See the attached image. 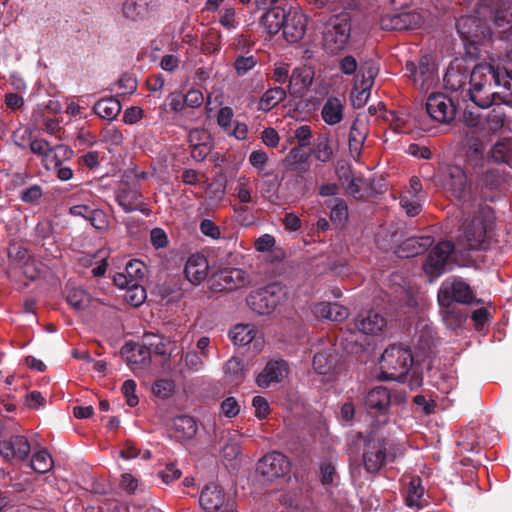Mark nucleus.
I'll list each match as a JSON object with an SVG mask.
<instances>
[{
  "label": "nucleus",
  "instance_id": "obj_30",
  "mask_svg": "<svg viewBox=\"0 0 512 512\" xmlns=\"http://www.w3.org/2000/svg\"><path fill=\"white\" fill-rule=\"evenodd\" d=\"M286 12L280 7L267 10L260 18L261 26L269 35L277 34L281 29L283 30Z\"/></svg>",
  "mask_w": 512,
  "mask_h": 512
},
{
  "label": "nucleus",
  "instance_id": "obj_27",
  "mask_svg": "<svg viewBox=\"0 0 512 512\" xmlns=\"http://www.w3.org/2000/svg\"><path fill=\"white\" fill-rule=\"evenodd\" d=\"M355 328L366 335H379L387 326V321L380 313L372 310L358 315Z\"/></svg>",
  "mask_w": 512,
  "mask_h": 512
},
{
  "label": "nucleus",
  "instance_id": "obj_46",
  "mask_svg": "<svg viewBox=\"0 0 512 512\" xmlns=\"http://www.w3.org/2000/svg\"><path fill=\"white\" fill-rule=\"evenodd\" d=\"M63 152V156L69 157L72 153L63 145H55L50 147V151L42 159V164L47 170L56 169L61 165L59 153Z\"/></svg>",
  "mask_w": 512,
  "mask_h": 512
},
{
  "label": "nucleus",
  "instance_id": "obj_12",
  "mask_svg": "<svg viewBox=\"0 0 512 512\" xmlns=\"http://www.w3.org/2000/svg\"><path fill=\"white\" fill-rule=\"evenodd\" d=\"M443 186L451 196L459 201L470 198V185L464 169L457 165L448 166L444 175Z\"/></svg>",
  "mask_w": 512,
  "mask_h": 512
},
{
  "label": "nucleus",
  "instance_id": "obj_32",
  "mask_svg": "<svg viewBox=\"0 0 512 512\" xmlns=\"http://www.w3.org/2000/svg\"><path fill=\"white\" fill-rule=\"evenodd\" d=\"M312 80L313 77L308 69L295 68L289 78L288 90L291 94L301 93L311 85Z\"/></svg>",
  "mask_w": 512,
  "mask_h": 512
},
{
  "label": "nucleus",
  "instance_id": "obj_48",
  "mask_svg": "<svg viewBox=\"0 0 512 512\" xmlns=\"http://www.w3.org/2000/svg\"><path fill=\"white\" fill-rule=\"evenodd\" d=\"M370 75H369V78L368 79H363L361 81V90L358 91V84L356 83L355 84V87L352 91V96H353V105L356 106V107H361L364 105V103L367 101V98L370 94V88L373 84V74L371 71H369Z\"/></svg>",
  "mask_w": 512,
  "mask_h": 512
},
{
  "label": "nucleus",
  "instance_id": "obj_31",
  "mask_svg": "<svg viewBox=\"0 0 512 512\" xmlns=\"http://www.w3.org/2000/svg\"><path fill=\"white\" fill-rule=\"evenodd\" d=\"M142 343L151 353L164 356L171 352L172 341L159 334L152 332L145 333L142 336Z\"/></svg>",
  "mask_w": 512,
  "mask_h": 512
},
{
  "label": "nucleus",
  "instance_id": "obj_53",
  "mask_svg": "<svg viewBox=\"0 0 512 512\" xmlns=\"http://www.w3.org/2000/svg\"><path fill=\"white\" fill-rule=\"evenodd\" d=\"M442 311L443 320L449 329L455 330L462 323L463 316L460 312L456 311L453 305L440 306Z\"/></svg>",
  "mask_w": 512,
  "mask_h": 512
},
{
  "label": "nucleus",
  "instance_id": "obj_52",
  "mask_svg": "<svg viewBox=\"0 0 512 512\" xmlns=\"http://www.w3.org/2000/svg\"><path fill=\"white\" fill-rule=\"evenodd\" d=\"M249 163L257 171L260 176H268L269 173L265 172V167L268 163L269 157L263 150H255L249 155Z\"/></svg>",
  "mask_w": 512,
  "mask_h": 512
},
{
  "label": "nucleus",
  "instance_id": "obj_63",
  "mask_svg": "<svg viewBox=\"0 0 512 512\" xmlns=\"http://www.w3.org/2000/svg\"><path fill=\"white\" fill-rule=\"evenodd\" d=\"M234 112L229 106L220 108L217 114V123L225 131L228 132L232 126Z\"/></svg>",
  "mask_w": 512,
  "mask_h": 512
},
{
  "label": "nucleus",
  "instance_id": "obj_60",
  "mask_svg": "<svg viewBox=\"0 0 512 512\" xmlns=\"http://www.w3.org/2000/svg\"><path fill=\"white\" fill-rule=\"evenodd\" d=\"M256 63L253 56H238L234 62V68L239 76H243L253 69Z\"/></svg>",
  "mask_w": 512,
  "mask_h": 512
},
{
  "label": "nucleus",
  "instance_id": "obj_62",
  "mask_svg": "<svg viewBox=\"0 0 512 512\" xmlns=\"http://www.w3.org/2000/svg\"><path fill=\"white\" fill-rule=\"evenodd\" d=\"M153 393L160 398H168L174 391V384L167 379H160L153 385Z\"/></svg>",
  "mask_w": 512,
  "mask_h": 512
},
{
  "label": "nucleus",
  "instance_id": "obj_7",
  "mask_svg": "<svg viewBox=\"0 0 512 512\" xmlns=\"http://www.w3.org/2000/svg\"><path fill=\"white\" fill-rule=\"evenodd\" d=\"M285 296L284 288L273 283L252 291L247 297V305L259 315L270 314Z\"/></svg>",
  "mask_w": 512,
  "mask_h": 512
},
{
  "label": "nucleus",
  "instance_id": "obj_38",
  "mask_svg": "<svg viewBox=\"0 0 512 512\" xmlns=\"http://www.w3.org/2000/svg\"><path fill=\"white\" fill-rule=\"evenodd\" d=\"M121 104L115 98L101 99L93 107L94 113L106 120L115 119L121 112Z\"/></svg>",
  "mask_w": 512,
  "mask_h": 512
},
{
  "label": "nucleus",
  "instance_id": "obj_23",
  "mask_svg": "<svg viewBox=\"0 0 512 512\" xmlns=\"http://www.w3.org/2000/svg\"><path fill=\"white\" fill-rule=\"evenodd\" d=\"M146 266L140 260H130L123 272L114 275V283L119 288L140 285L145 276Z\"/></svg>",
  "mask_w": 512,
  "mask_h": 512
},
{
  "label": "nucleus",
  "instance_id": "obj_41",
  "mask_svg": "<svg viewBox=\"0 0 512 512\" xmlns=\"http://www.w3.org/2000/svg\"><path fill=\"white\" fill-rule=\"evenodd\" d=\"M257 330L249 324H237L230 330V338L238 346L250 344L256 337Z\"/></svg>",
  "mask_w": 512,
  "mask_h": 512
},
{
  "label": "nucleus",
  "instance_id": "obj_54",
  "mask_svg": "<svg viewBox=\"0 0 512 512\" xmlns=\"http://www.w3.org/2000/svg\"><path fill=\"white\" fill-rule=\"evenodd\" d=\"M219 23L227 30L237 29L239 21L235 8L225 7L219 15Z\"/></svg>",
  "mask_w": 512,
  "mask_h": 512
},
{
  "label": "nucleus",
  "instance_id": "obj_8",
  "mask_svg": "<svg viewBox=\"0 0 512 512\" xmlns=\"http://www.w3.org/2000/svg\"><path fill=\"white\" fill-rule=\"evenodd\" d=\"M476 301L475 295L463 279L450 277L444 280L438 291L440 306H451L453 302L472 304Z\"/></svg>",
  "mask_w": 512,
  "mask_h": 512
},
{
  "label": "nucleus",
  "instance_id": "obj_35",
  "mask_svg": "<svg viewBox=\"0 0 512 512\" xmlns=\"http://www.w3.org/2000/svg\"><path fill=\"white\" fill-rule=\"evenodd\" d=\"M127 362L131 369L136 370L138 368H144L149 365L151 360L150 351L141 344H134L127 352Z\"/></svg>",
  "mask_w": 512,
  "mask_h": 512
},
{
  "label": "nucleus",
  "instance_id": "obj_19",
  "mask_svg": "<svg viewBox=\"0 0 512 512\" xmlns=\"http://www.w3.org/2000/svg\"><path fill=\"white\" fill-rule=\"evenodd\" d=\"M288 373L289 366L286 361L270 360L256 377V383L261 388H268L282 382Z\"/></svg>",
  "mask_w": 512,
  "mask_h": 512
},
{
  "label": "nucleus",
  "instance_id": "obj_51",
  "mask_svg": "<svg viewBox=\"0 0 512 512\" xmlns=\"http://www.w3.org/2000/svg\"><path fill=\"white\" fill-rule=\"evenodd\" d=\"M399 204L409 217L417 216L422 211V202L420 198H412L407 194H401Z\"/></svg>",
  "mask_w": 512,
  "mask_h": 512
},
{
  "label": "nucleus",
  "instance_id": "obj_2",
  "mask_svg": "<svg viewBox=\"0 0 512 512\" xmlns=\"http://www.w3.org/2000/svg\"><path fill=\"white\" fill-rule=\"evenodd\" d=\"M495 215L491 207L481 205L468 217L459 237V245L464 249H485L494 227Z\"/></svg>",
  "mask_w": 512,
  "mask_h": 512
},
{
  "label": "nucleus",
  "instance_id": "obj_56",
  "mask_svg": "<svg viewBox=\"0 0 512 512\" xmlns=\"http://www.w3.org/2000/svg\"><path fill=\"white\" fill-rule=\"evenodd\" d=\"M101 140L113 145L118 146L123 142V135L121 131L115 126H107L100 132Z\"/></svg>",
  "mask_w": 512,
  "mask_h": 512
},
{
  "label": "nucleus",
  "instance_id": "obj_3",
  "mask_svg": "<svg viewBox=\"0 0 512 512\" xmlns=\"http://www.w3.org/2000/svg\"><path fill=\"white\" fill-rule=\"evenodd\" d=\"M414 361L411 351L400 345H391L382 353L380 369L385 380H399L410 370Z\"/></svg>",
  "mask_w": 512,
  "mask_h": 512
},
{
  "label": "nucleus",
  "instance_id": "obj_42",
  "mask_svg": "<svg viewBox=\"0 0 512 512\" xmlns=\"http://www.w3.org/2000/svg\"><path fill=\"white\" fill-rule=\"evenodd\" d=\"M173 428L178 437L182 439H191L197 433L196 421L188 415L176 417L173 421Z\"/></svg>",
  "mask_w": 512,
  "mask_h": 512
},
{
  "label": "nucleus",
  "instance_id": "obj_29",
  "mask_svg": "<svg viewBox=\"0 0 512 512\" xmlns=\"http://www.w3.org/2000/svg\"><path fill=\"white\" fill-rule=\"evenodd\" d=\"M312 312L315 317L335 322H341L348 318L349 311L339 303L321 302L313 306Z\"/></svg>",
  "mask_w": 512,
  "mask_h": 512
},
{
  "label": "nucleus",
  "instance_id": "obj_22",
  "mask_svg": "<svg viewBox=\"0 0 512 512\" xmlns=\"http://www.w3.org/2000/svg\"><path fill=\"white\" fill-rule=\"evenodd\" d=\"M188 143L192 158L198 162L205 160L213 147L210 133L200 128L192 129L189 132Z\"/></svg>",
  "mask_w": 512,
  "mask_h": 512
},
{
  "label": "nucleus",
  "instance_id": "obj_37",
  "mask_svg": "<svg viewBox=\"0 0 512 512\" xmlns=\"http://www.w3.org/2000/svg\"><path fill=\"white\" fill-rule=\"evenodd\" d=\"M308 159L309 154L303 150V147L295 146L290 149L283 163L289 170L304 172L307 170Z\"/></svg>",
  "mask_w": 512,
  "mask_h": 512
},
{
  "label": "nucleus",
  "instance_id": "obj_43",
  "mask_svg": "<svg viewBox=\"0 0 512 512\" xmlns=\"http://www.w3.org/2000/svg\"><path fill=\"white\" fill-rule=\"evenodd\" d=\"M491 157L498 163H506L512 166V138H504L497 142L492 150Z\"/></svg>",
  "mask_w": 512,
  "mask_h": 512
},
{
  "label": "nucleus",
  "instance_id": "obj_15",
  "mask_svg": "<svg viewBox=\"0 0 512 512\" xmlns=\"http://www.w3.org/2000/svg\"><path fill=\"white\" fill-rule=\"evenodd\" d=\"M199 503L206 512H235L233 504L227 500L223 489L216 483H210L202 490Z\"/></svg>",
  "mask_w": 512,
  "mask_h": 512
},
{
  "label": "nucleus",
  "instance_id": "obj_64",
  "mask_svg": "<svg viewBox=\"0 0 512 512\" xmlns=\"http://www.w3.org/2000/svg\"><path fill=\"white\" fill-rule=\"evenodd\" d=\"M185 107L199 108L204 103V95L198 89H191L184 95Z\"/></svg>",
  "mask_w": 512,
  "mask_h": 512
},
{
  "label": "nucleus",
  "instance_id": "obj_44",
  "mask_svg": "<svg viewBox=\"0 0 512 512\" xmlns=\"http://www.w3.org/2000/svg\"><path fill=\"white\" fill-rule=\"evenodd\" d=\"M68 304L76 311H82L89 307L90 295L81 288L71 287L66 296Z\"/></svg>",
  "mask_w": 512,
  "mask_h": 512
},
{
  "label": "nucleus",
  "instance_id": "obj_13",
  "mask_svg": "<svg viewBox=\"0 0 512 512\" xmlns=\"http://www.w3.org/2000/svg\"><path fill=\"white\" fill-rule=\"evenodd\" d=\"M290 462L281 452L273 451L264 455L257 463L256 470L267 480L283 477L289 472Z\"/></svg>",
  "mask_w": 512,
  "mask_h": 512
},
{
  "label": "nucleus",
  "instance_id": "obj_4",
  "mask_svg": "<svg viewBox=\"0 0 512 512\" xmlns=\"http://www.w3.org/2000/svg\"><path fill=\"white\" fill-rule=\"evenodd\" d=\"M351 36V24L345 16H332L325 24L323 30V47L331 54L342 51L348 44Z\"/></svg>",
  "mask_w": 512,
  "mask_h": 512
},
{
  "label": "nucleus",
  "instance_id": "obj_33",
  "mask_svg": "<svg viewBox=\"0 0 512 512\" xmlns=\"http://www.w3.org/2000/svg\"><path fill=\"white\" fill-rule=\"evenodd\" d=\"M287 92L284 88L276 86L268 89L260 97L257 109L262 112H269L280 102L286 99Z\"/></svg>",
  "mask_w": 512,
  "mask_h": 512
},
{
  "label": "nucleus",
  "instance_id": "obj_39",
  "mask_svg": "<svg viewBox=\"0 0 512 512\" xmlns=\"http://www.w3.org/2000/svg\"><path fill=\"white\" fill-rule=\"evenodd\" d=\"M335 360L336 357L332 348L317 352L313 358V368L318 374L327 375L333 370Z\"/></svg>",
  "mask_w": 512,
  "mask_h": 512
},
{
  "label": "nucleus",
  "instance_id": "obj_26",
  "mask_svg": "<svg viewBox=\"0 0 512 512\" xmlns=\"http://www.w3.org/2000/svg\"><path fill=\"white\" fill-rule=\"evenodd\" d=\"M184 272L187 280L190 283H192L193 285H199L208 276V260L203 254H192L186 262Z\"/></svg>",
  "mask_w": 512,
  "mask_h": 512
},
{
  "label": "nucleus",
  "instance_id": "obj_10",
  "mask_svg": "<svg viewBox=\"0 0 512 512\" xmlns=\"http://www.w3.org/2000/svg\"><path fill=\"white\" fill-rule=\"evenodd\" d=\"M392 402V395L388 388L377 386L371 389L365 399L364 406L371 417L377 418V423L385 424L388 421V412Z\"/></svg>",
  "mask_w": 512,
  "mask_h": 512
},
{
  "label": "nucleus",
  "instance_id": "obj_9",
  "mask_svg": "<svg viewBox=\"0 0 512 512\" xmlns=\"http://www.w3.org/2000/svg\"><path fill=\"white\" fill-rule=\"evenodd\" d=\"M395 455L390 451V444L385 439H370L365 446L363 463L367 472L379 471L388 460L394 459Z\"/></svg>",
  "mask_w": 512,
  "mask_h": 512
},
{
  "label": "nucleus",
  "instance_id": "obj_36",
  "mask_svg": "<svg viewBox=\"0 0 512 512\" xmlns=\"http://www.w3.org/2000/svg\"><path fill=\"white\" fill-rule=\"evenodd\" d=\"M116 200L125 212L137 210L138 206L142 203L141 193L137 189L129 187L119 189Z\"/></svg>",
  "mask_w": 512,
  "mask_h": 512
},
{
  "label": "nucleus",
  "instance_id": "obj_14",
  "mask_svg": "<svg viewBox=\"0 0 512 512\" xmlns=\"http://www.w3.org/2000/svg\"><path fill=\"white\" fill-rule=\"evenodd\" d=\"M308 17L300 7H290L286 12L283 35L289 43L302 40L307 31Z\"/></svg>",
  "mask_w": 512,
  "mask_h": 512
},
{
  "label": "nucleus",
  "instance_id": "obj_28",
  "mask_svg": "<svg viewBox=\"0 0 512 512\" xmlns=\"http://www.w3.org/2000/svg\"><path fill=\"white\" fill-rule=\"evenodd\" d=\"M344 110V98L329 96L321 108V118L327 125L335 126L343 120Z\"/></svg>",
  "mask_w": 512,
  "mask_h": 512
},
{
  "label": "nucleus",
  "instance_id": "obj_24",
  "mask_svg": "<svg viewBox=\"0 0 512 512\" xmlns=\"http://www.w3.org/2000/svg\"><path fill=\"white\" fill-rule=\"evenodd\" d=\"M215 281L220 290H236L249 283L248 274L240 268H226L219 271Z\"/></svg>",
  "mask_w": 512,
  "mask_h": 512
},
{
  "label": "nucleus",
  "instance_id": "obj_21",
  "mask_svg": "<svg viewBox=\"0 0 512 512\" xmlns=\"http://www.w3.org/2000/svg\"><path fill=\"white\" fill-rule=\"evenodd\" d=\"M30 444L26 437L12 436L10 439L0 441V455L8 460H25L30 453Z\"/></svg>",
  "mask_w": 512,
  "mask_h": 512
},
{
  "label": "nucleus",
  "instance_id": "obj_6",
  "mask_svg": "<svg viewBox=\"0 0 512 512\" xmlns=\"http://www.w3.org/2000/svg\"><path fill=\"white\" fill-rule=\"evenodd\" d=\"M405 71L415 88L423 93H427L438 82L435 64L428 55L422 56L417 64L406 62Z\"/></svg>",
  "mask_w": 512,
  "mask_h": 512
},
{
  "label": "nucleus",
  "instance_id": "obj_55",
  "mask_svg": "<svg viewBox=\"0 0 512 512\" xmlns=\"http://www.w3.org/2000/svg\"><path fill=\"white\" fill-rule=\"evenodd\" d=\"M236 196L241 203L252 202L250 180L246 176H240L235 188Z\"/></svg>",
  "mask_w": 512,
  "mask_h": 512
},
{
  "label": "nucleus",
  "instance_id": "obj_18",
  "mask_svg": "<svg viewBox=\"0 0 512 512\" xmlns=\"http://www.w3.org/2000/svg\"><path fill=\"white\" fill-rule=\"evenodd\" d=\"M158 7V0H125L122 4V14L130 21L139 22L149 19Z\"/></svg>",
  "mask_w": 512,
  "mask_h": 512
},
{
  "label": "nucleus",
  "instance_id": "obj_50",
  "mask_svg": "<svg viewBox=\"0 0 512 512\" xmlns=\"http://www.w3.org/2000/svg\"><path fill=\"white\" fill-rule=\"evenodd\" d=\"M52 466V458L46 450H40L32 456L31 467L35 472L46 473Z\"/></svg>",
  "mask_w": 512,
  "mask_h": 512
},
{
  "label": "nucleus",
  "instance_id": "obj_58",
  "mask_svg": "<svg viewBox=\"0 0 512 512\" xmlns=\"http://www.w3.org/2000/svg\"><path fill=\"white\" fill-rule=\"evenodd\" d=\"M166 106H169L170 110L175 113L183 112L186 108L184 96L178 91L171 92L166 99V103L161 105L160 108L165 109Z\"/></svg>",
  "mask_w": 512,
  "mask_h": 512
},
{
  "label": "nucleus",
  "instance_id": "obj_5",
  "mask_svg": "<svg viewBox=\"0 0 512 512\" xmlns=\"http://www.w3.org/2000/svg\"><path fill=\"white\" fill-rule=\"evenodd\" d=\"M468 126L466 132L468 150L466 153V161L473 169L483 168L486 164L485 151L488 140L483 131L476 126L479 123L477 117L468 119L466 118Z\"/></svg>",
  "mask_w": 512,
  "mask_h": 512
},
{
  "label": "nucleus",
  "instance_id": "obj_16",
  "mask_svg": "<svg viewBox=\"0 0 512 512\" xmlns=\"http://www.w3.org/2000/svg\"><path fill=\"white\" fill-rule=\"evenodd\" d=\"M423 24L422 16L417 12H401L383 15L379 25L382 30L402 31L417 29Z\"/></svg>",
  "mask_w": 512,
  "mask_h": 512
},
{
  "label": "nucleus",
  "instance_id": "obj_25",
  "mask_svg": "<svg viewBox=\"0 0 512 512\" xmlns=\"http://www.w3.org/2000/svg\"><path fill=\"white\" fill-rule=\"evenodd\" d=\"M434 243L430 235L412 236L405 239L397 248L399 258H412L427 251Z\"/></svg>",
  "mask_w": 512,
  "mask_h": 512
},
{
  "label": "nucleus",
  "instance_id": "obj_34",
  "mask_svg": "<svg viewBox=\"0 0 512 512\" xmlns=\"http://www.w3.org/2000/svg\"><path fill=\"white\" fill-rule=\"evenodd\" d=\"M486 128L493 134H505L509 130V121L502 107H496L489 112Z\"/></svg>",
  "mask_w": 512,
  "mask_h": 512
},
{
  "label": "nucleus",
  "instance_id": "obj_57",
  "mask_svg": "<svg viewBox=\"0 0 512 512\" xmlns=\"http://www.w3.org/2000/svg\"><path fill=\"white\" fill-rule=\"evenodd\" d=\"M125 299L134 307L141 305L146 298V291L140 285L127 287Z\"/></svg>",
  "mask_w": 512,
  "mask_h": 512
},
{
  "label": "nucleus",
  "instance_id": "obj_17",
  "mask_svg": "<svg viewBox=\"0 0 512 512\" xmlns=\"http://www.w3.org/2000/svg\"><path fill=\"white\" fill-rule=\"evenodd\" d=\"M426 110L430 117L439 123H449L456 114L452 100L442 93H433L428 97Z\"/></svg>",
  "mask_w": 512,
  "mask_h": 512
},
{
  "label": "nucleus",
  "instance_id": "obj_11",
  "mask_svg": "<svg viewBox=\"0 0 512 512\" xmlns=\"http://www.w3.org/2000/svg\"><path fill=\"white\" fill-rule=\"evenodd\" d=\"M453 251L454 245L450 241H442L431 250L423 265V270L431 281L446 271Z\"/></svg>",
  "mask_w": 512,
  "mask_h": 512
},
{
  "label": "nucleus",
  "instance_id": "obj_59",
  "mask_svg": "<svg viewBox=\"0 0 512 512\" xmlns=\"http://www.w3.org/2000/svg\"><path fill=\"white\" fill-rule=\"evenodd\" d=\"M221 414L227 418H234L240 412V405L234 397H227L220 404Z\"/></svg>",
  "mask_w": 512,
  "mask_h": 512
},
{
  "label": "nucleus",
  "instance_id": "obj_45",
  "mask_svg": "<svg viewBox=\"0 0 512 512\" xmlns=\"http://www.w3.org/2000/svg\"><path fill=\"white\" fill-rule=\"evenodd\" d=\"M417 346L424 356L432 352L435 346V332L431 325L425 324L417 333Z\"/></svg>",
  "mask_w": 512,
  "mask_h": 512
},
{
  "label": "nucleus",
  "instance_id": "obj_1",
  "mask_svg": "<svg viewBox=\"0 0 512 512\" xmlns=\"http://www.w3.org/2000/svg\"><path fill=\"white\" fill-rule=\"evenodd\" d=\"M468 94L473 103L481 108H488L496 102L509 104L508 96L492 91L495 86H502L512 92V79L504 68L490 63H480L470 72Z\"/></svg>",
  "mask_w": 512,
  "mask_h": 512
},
{
  "label": "nucleus",
  "instance_id": "obj_20",
  "mask_svg": "<svg viewBox=\"0 0 512 512\" xmlns=\"http://www.w3.org/2000/svg\"><path fill=\"white\" fill-rule=\"evenodd\" d=\"M470 71L464 64L463 60H453L443 77L444 86L452 92L463 89L469 83Z\"/></svg>",
  "mask_w": 512,
  "mask_h": 512
},
{
  "label": "nucleus",
  "instance_id": "obj_47",
  "mask_svg": "<svg viewBox=\"0 0 512 512\" xmlns=\"http://www.w3.org/2000/svg\"><path fill=\"white\" fill-rule=\"evenodd\" d=\"M314 157L323 163L329 162L333 157V150L327 137L321 136L315 140L312 150Z\"/></svg>",
  "mask_w": 512,
  "mask_h": 512
},
{
  "label": "nucleus",
  "instance_id": "obj_40",
  "mask_svg": "<svg viewBox=\"0 0 512 512\" xmlns=\"http://www.w3.org/2000/svg\"><path fill=\"white\" fill-rule=\"evenodd\" d=\"M425 489L422 485V480L418 476H414L410 479L408 486L406 488V504L407 506L413 508L422 507V498L424 495Z\"/></svg>",
  "mask_w": 512,
  "mask_h": 512
},
{
  "label": "nucleus",
  "instance_id": "obj_61",
  "mask_svg": "<svg viewBox=\"0 0 512 512\" xmlns=\"http://www.w3.org/2000/svg\"><path fill=\"white\" fill-rule=\"evenodd\" d=\"M365 185L364 179L360 176H351L347 178L346 192L354 198L362 197V188Z\"/></svg>",
  "mask_w": 512,
  "mask_h": 512
},
{
  "label": "nucleus",
  "instance_id": "obj_49",
  "mask_svg": "<svg viewBox=\"0 0 512 512\" xmlns=\"http://www.w3.org/2000/svg\"><path fill=\"white\" fill-rule=\"evenodd\" d=\"M366 139V132L363 131L358 122H354L349 133V149L352 154H359Z\"/></svg>",
  "mask_w": 512,
  "mask_h": 512
}]
</instances>
